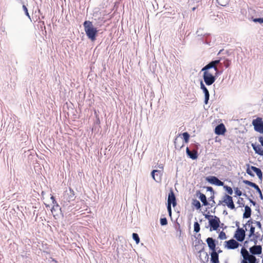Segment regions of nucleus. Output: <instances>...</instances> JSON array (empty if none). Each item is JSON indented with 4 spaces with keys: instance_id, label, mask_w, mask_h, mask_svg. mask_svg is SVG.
<instances>
[{
    "instance_id": "4",
    "label": "nucleus",
    "mask_w": 263,
    "mask_h": 263,
    "mask_svg": "<svg viewBox=\"0 0 263 263\" xmlns=\"http://www.w3.org/2000/svg\"><path fill=\"white\" fill-rule=\"evenodd\" d=\"M209 70L202 69L201 71H203L202 79H203L204 83L208 86H211L216 80L217 77L213 76V74L211 73Z\"/></svg>"
},
{
    "instance_id": "56",
    "label": "nucleus",
    "mask_w": 263,
    "mask_h": 263,
    "mask_svg": "<svg viewBox=\"0 0 263 263\" xmlns=\"http://www.w3.org/2000/svg\"><path fill=\"white\" fill-rule=\"evenodd\" d=\"M93 125H100V120L98 117H97V119L94 121Z\"/></svg>"
},
{
    "instance_id": "50",
    "label": "nucleus",
    "mask_w": 263,
    "mask_h": 263,
    "mask_svg": "<svg viewBox=\"0 0 263 263\" xmlns=\"http://www.w3.org/2000/svg\"><path fill=\"white\" fill-rule=\"evenodd\" d=\"M237 203H238V205H239V207H244L246 206V205L244 204L243 203V198L239 197L238 198V201H237Z\"/></svg>"
},
{
    "instance_id": "10",
    "label": "nucleus",
    "mask_w": 263,
    "mask_h": 263,
    "mask_svg": "<svg viewBox=\"0 0 263 263\" xmlns=\"http://www.w3.org/2000/svg\"><path fill=\"white\" fill-rule=\"evenodd\" d=\"M252 125L255 132L263 134V121L261 118L257 117L256 119L253 120Z\"/></svg>"
},
{
    "instance_id": "58",
    "label": "nucleus",
    "mask_w": 263,
    "mask_h": 263,
    "mask_svg": "<svg viewBox=\"0 0 263 263\" xmlns=\"http://www.w3.org/2000/svg\"><path fill=\"white\" fill-rule=\"evenodd\" d=\"M258 141L260 143V146L263 147V136H260L258 138Z\"/></svg>"
},
{
    "instance_id": "27",
    "label": "nucleus",
    "mask_w": 263,
    "mask_h": 263,
    "mask_svg": "<svg viewBox=\"0 0 263 263\" xmlns=\"http://www.w3.org/2000/svg\"><path fill=\"white\" fill-rule=\"evenodd\" d=\"M259 234L254 235L251 237L248 236V239H247L246 241H248L249 242H253L254 245H257V240H259Z\"/></svg>"
},
{
    "instance_id": "36",
    "label": "nucleus",
    "mask_w": 263,
    "mask_h": 263,
    "mask_svg": "<svg viewBox=\"0 0 263 263\" xmlns=\"http://www.w3.org/2000/svg\"><path fill=\"white\" fill-rule=\"evenodd\" d=\"M182 136H183V142L187 143L190 141V134L187 132H184L182 133Z\"/></svg>"
},
{
    "instance_id": "39",
    "label": "nucleus",
    "mask_w": 263,
    "mask_h": 263,
    "mask_svg": "<svg viewBox=\"0 0 263 263\" xmlns=\"http://www.w3.org/2000/svg\"><path fill=\"white\" fill-rule=\"evenodd\" d=\"M174 145H175V148L177 149H181L182 147L184 146V144H182V145H180L178 143V137H176L175 139H174Z\"/></svg>"
},
{
    "instance_id": "33",
    "label": "nucleus",
    "mask_w": 263,
    "mask_h": 263,
    "mask_svg": "<svg viewBox=\"0 0 263 263\" xmlns=\"http://www.w3.org/2000/svg\"><path fill=\"white\" fill-rule=\"evenodd\" d=\"M174 229H175L176 231H177V235H178L179 237H180L182 235V230H181L180 225L178 222H176V223H174Z\"/></svg>"
},
{
    "instance_id": "1",
    "label": "nucleus",
    "mask_w": 263,
    "mask_h": 263,
    "mask_svg": "<svg viewBox=\"0 0 263 263\" xmlns=\"http://www.w3.org/2000/svg\"><path fill=\"white\" fill-rule=\"evenodd\" d=\"M83 26L88 39L92 42H95L96 40L99 30H97V28L94 27L92 25V22L90 21H85L83 23Z\"/></svg>"
},
{
    "instance_id": "46",
    "label": "nucleus",
    "mask_w": 263,
    "mask_h": 263,
    "mask_svg": "<svg viewBox=\"0 0 263 263\" xmlns=\"http://www.w3.org/2000/svg\"><path fill=\"white\" fill-rule=\"evenodd\" d=\"M100 128V125H92V132L95 134H97L99 133Z\"/></svg>"
},
{
    "instance_id": "20",
    "label": "nucleus",
    "mask_w": 263,
    "mask_h": 263,
    "mask_svg": "<svg viewBox=\"0 0 263 263\" xmlns=\"http://www.w3.org/2000/svg\"><path fill=\"white\" fill-rule=\"evenodd\" d=\"M242 182L243 184L254 189L258 194H262V191H261L260 189L256 183L247 180H243Z\"/></svg>"
},
{
    "instance_id": "52",
    "label": "nucleus",
    "mask_w": 263,
    "mask_h": 263,
    "mask_svg": "<svg viewBox=\"0 0 263 263\" xmlns=\"http://www.w3.org/2000/svg\"><path fill=\"white\" fill-rule=\"evenodd\" d=\"M249 202L251 203V204H252L253 206L255 207L256 209H259V205L256 203V202L253 199H249Z\"/></svg>"
},
{
    "instance_id": "62",
    "label": "nucleus",
    "mask_w": 263,
    "mask_h": 263,
    "mask_svg": "<svg viewBox=\"0 0 263 263\" xmlns=\"http://www.w3.org/2000/svg\"><path fill=\"white\" fill-rule=\"evenodd\" d=\"M219 228L222 229V230H225L227 228V226L224 225L223 223H220Z\"/></svg>"
},
{
    "instance_id": "24",
    "label": "nucleus",
    "mask_w": 263,
    "mask_h": 263,
    "mask_svg": "<svg viewBox=\"0 0 263 263\" xmlns=\"http://www.w3.org/2000/svg\"><path fill=\"white\" fill-rule=\"evenodd\" d=\"M243 208H245V212L243 213V218H250V216H251V208L248 205L243 206Z\"/></svg>"
},
{
    "instance_id": "63",
    "label": "nucleus",
    "mask_w": 263,
    "mask_h": 263,
    "mask_svg": "<svg viewBox=\"0 0 263 263\" xmlns=\"http://www.w3.org/2000/svg\"><path fill=\"white\" fill-rule=\"evenodd\" d=\"M50 199L52 200V203H56L57 204V201H55V197L52 195L50 196Z\"/></svg>"
},
{
    "instance_id": "51",
    "label": "nucleus",
    "mask_w": 263,
    "mask_h": 263,
    "mask_svg": "<svg viewBox=\"0 0 263 263\" xmlns=\"http://www.w3.org/2000/svg\"><path fill=\"white\" fill-rule=\"evenodd\" d=\"M259 221H255L252 219H249V220L247 221V222L246 223V224H248V227L253 226V224H255V222H257Z\"/></svg>"
},
{
    "instance_id": "17",
    "label": "nucleus",
    "mask_w": 263,
    "mask_h": 263,
    "mask_svg": "<svg viewBox=\"0 0 263 263\" xmlns=\"http://www.w3.org/2000/svg\"><path fill=\"white\" fill-rule=\"evenodd\" d=\"M196 196L200 200L203 206H206L209 205V202L208 201L207 198L203 193H201L199 190H197L196 192Z\"/></svg>"
},
{
    "instance_id": "26",
    "label": "nucleus",
    "mask_w": 263,
    "mask_h": 263,
    "mask_svg": "<svg viewBox=\"0 0 263 263\" xmlns=\"http://www.w3.org/2000/svg\"><path fill=\"white\" fill-rule=\"evenodd\" d=\"M231 60L229 59L228 58H224V60L221 61V64L219 65V68H222L224 67L226 68H227L229 67L230 65H231Z\"/></svg>"
},
{
    "instance_id": "6",
    "label": "nucleus",
    "mask_w": 263,
    "mask_h": 263,
    "mask_svg": "<svg viewBox=\"0 0 263 263\" xmlns=\"http://www.w3.org/2000/svg\"><path fill=\"white\" fill-rule=\"evenodd\" d=\"M247 228H238L235 230L233 238L239 242H242L246 237Z\"/></svg>"
},
{
    "instance_id": "54",
    "label": "nucleus",
    "mask_w": 263,
    "mask_h": 263,
    "mask_svg": "<svg viewBox=\"0 0 263 263\" xmlns=\"http://www.w3.org/2000/svg\"><path fill=\"white\" fill-rule=\"evenodd\" d=\"M166 210H167L168 215L171 218H172V208L171 206H166Z\"/></svg>"
},
{
    "instance_id": "45",
    "label": "nucleus",
    "mask_w": 263,
    "mask_h": 263,
    "mask_svg": "<svg viewBox=\"0 0 263 263\" xmlns=\"http://www.w3.org/2000/svg\"><path fill=\"white\" fill-rule=\"evenodd\" d=\"M220 240H225L227 239V236L225 233L222 231L219 232V237H218Z\"/></svg>"
},
{
    "instance_id": "12",
    "label": "nucleus",
    "mask_w": 263,
    "mask_h": 263,
    "mask_svg": "<svg viewBox=\"0 0 263 263\" xmlns=\"http://www.w3.org/2000/svg\"><path fill=\"white\" fill-rule=\"evenodd\" d=\"M205 181L208 182L212 185H216L217 186H221L225 185L223 182L221 181L217 177L214 176H209L205 177Z\"/></svg>"
},
{
    "instance_id": "25",
    "label": "nucleus",
    "mask_w": 263,
    "mask_h": 263,
    "mask_svg": "<svg viewBox=\"0 0 263 263\" xmlns=\"http://www.w3.org/2000/svg\"><path fill=\"white\" fill-rule=\"evenodd\" d=\"M199 246H201V249H199V251H198V253H201L204 252V247H205V243L203 242L202 240H196V245H195V248H197Z\"/></svg>"
},
{
    "instance_id": "7",
    "label": "nucleus",
    "mask_w": 263,
    "mask_h": 263,
    "mask_svg": "<svg viewBox=\"0 0 263 263\" xmlns=\"http://www.w3.org/2000/svg\"><path fill=\"white\" fill-rule=\"evenodd\" d=\"M225 57H219L215 60H212L210 63L205 65L202 69L210 70L211 69H214L216 70V65H219L221 63V61L224 60Z\"/></svg>"
},
{
    "instance_id": "3",
    "label": "nucleus",
    "mask_w": 263,
    "mask_h": 263,
    "mask_svg": "<svg viewBox=\"0 0 263 263\" xmlns=\"http://www.w3.org/2000/svg\"><path fill=\"white\" fill-rule=\"evenodd\" d=\"M246 173L249 176L251 177H254V174L252 172H254L258 177L259 180L262 182V173L259 168H257L254 166H250L249 164H247Z\"/></svg>"
},
{
    "instance_id": "61",
    "label": "nucleus",
    "mask_w": 263,
    "mask_h": 263,
    "mask_svg": "<svg viewBox=\"0 0 263 263\" xmlns=\"http://www.w3.org/2000/svg\"><path fill=\"white\" fill-rule=\"evenodd\" d=\"M194 237L196 240H201V234L200 233H198L197 235L194 236Z\"/></svg>"
},
{
    "instance_id": "44",
    "label": "nucleus",
    "mask_w": 263,
    "mask_h": 263,
    "mask_svg": "<svg viewBox=\"0 0 263 263\" xmlns=\"http://www.w3.org/2000/svg\"><path fill=\"white\" fill-rule=\"evenodd\" d=\"M214 195H211L210 197H209L208 202H211V203H210V204L209 205H210V206L213 207L214 206V204L215 203V202L214 200Z\"/></svg>"
},
{
    "instance_id": "23",
    "label": "nucleus",
    "mask_w": 263,
    "mask_h": 263,
    "mask_svg": "<svg viewBox=\"0 0 263 263\" xmlns=\"http://www.w3.org/2000/svg\"><path fill=\"white\" fill-rule=\"evenodd\" d=\"M251 147L254 151L255 154L259 156H263V149L260 145L256 144V143H251Z\"/></svg>"
},
{
    "instance_id": "35",
    "label": "nucleus",
    "mask_w": 263,
    "mask_h": 263,
    "mask_svg": "<svg viewBox=\"0 0 263 263\" xmlns=\"http://www.w3.org/2000/svg\"><path fill=\"white\" fill-rule=\"evenodd\" d=\"M202 215H203L204 217H205V219H206L208 220H213L214 218H217V219L219 218L217 216H213V215L209 214V212L207 214H205L204 212H202Z\"/></svg>"
},
{
    "instance_id": "16",
    "label": "nucleus",
    "mask_w": 263,
    "mask_h": 263,
    "mask_svg": "<svg viewBox=\"0 0 263 263\" xmlns=\"http://www.w3.org/2000/svg\"><path fill=\"white\" fill-rule=\"evenodd\" d=\"M162 172L163 171L161 170H153L152 172H151V175H152V178H153L154 180L156 181V182H160L161 177L163 174Z\"/></svg>"
},
{
    "instance_id": "31",
    "label": "nucleus",
    "mask_w": 263,
    "mask_h": 263,
    "mask_svg": "<svg viewBox=\"0 0 263 263\" xmlns=\"http://www.w3.org/2000/svg\"><path fill=\"white\" fill-rule=\"evenodd\" d=\"M248 20L252 21L254 23H259L260 24H263V17L254 18V16L248 17Z\"/></svg>"
},
{
    "instance_id": "18",
    "label": "nucleus",
    "mask_w": 263,
    "mask_h": 263,
    "mask_svg": "<svg viewBox=\"0 0 263 263\" xmlns=\"http://www.w3.org/2000/svg\"><path fill=\"white\" fill-rule=\"evenodd\" d=\"M226 132V128H225L224 125L223 123L217 125L215 129H214V133L218 136H221L224 135Z\"/></svg>"
},
{
    "instance_id": "57",
    "label": "nucleus",
    "mask_w": 263,
    "mask_h": 263,
    "mask_svg": "<svg viewBox=\"0 0 263 263\" xmlns=\"http://www.w3.org/2000/svg\"><path fill=\"white\" fill-rule=\"evenodd\" d=\"M243 246H242V247L241 248H245V249H247V248L248 247V241H246V240H243Z\"/></svg>"
},
{
    "instance_id": "37",
    "label": "nucleus",
    "mask_w": 263,
    "mask_h": 263,
    "mask_svg": "<svg viewBox=\"0 0 263 263\" xmlns=\"http://www.w3.org/2000/svg\"><path fill=\"white\" fill-rule=\"evenodd\" d=\"M223 187V189H224V191H226V193H227V195L230 196L231 195H232L233 194V190H232V188H231V187L227 185H224V186H221Z\"/></svg>"
},
{
    "instance_id": "14",
    "label": "nucleus",
    "mask_w": 263,
    "mask_h": 263,
    "mask_svg": "<svg viewBox=\"0 0 263 263\" xmlns=\"http://www.w3.org/2000/svg\"><path fill=\"white\" fill-rule=\"evenodd\" d=\"M200 89H202V92L204 93V104L207 105L209 103L210 95L209 90H208L202 80L200 81Z\"/></svg>"
},
{
    "instance_id": "30",
    "label": "nucleus",
    "mask_w": 263,
    "mask_h": 263,
    "mask_svg": "<svg viewBox=\"0 0 263 263\" xmlns=\"http://www.w3.org/2000/svg\"><path fill=\"white\" fill-rule=\"evenodd\" d=\"M192 205L195 208L196 210H200L201 208V203L199 201L196 199H192Z\"/></svg>"
},
{
    "instance_id": "60",
    "label": "nucleus",
    "mask_w": 263,
    "mask_h": 263,
    "mask_svg": "<svg viewBox=\"0 0 263 263\" xmlns=\"http://www.w3.org/2000/svg\"><path fill=\"white\" fill-rule=\"evenodd\" d=\"M224 53L227 54L228 51H224V50H223V49H221V50H219V53H218V55H220L221 54H224Z\"/></svg>"
},
{
    "instance_id": "59",
    "label": "nucleus",
    "mask_w": 263,
    "mask_h": 263,
    "mask_svg": "<svg viewBox=\"0 0 263 263\" xmlns=\"http://www.w3.org/2000/svg\"><path fill=\"white\" fill-rule=\"evenodd\" d=\"M255 224L257 226V228L260 230H262V224H261L260 221L255 222Z\"/></svg>"
},
{
    "instance_id": "43",
    "label": "nucleus",
    "mask_w": 263,
    "mask_h": 263,
    "mask_svg": "<svg viewBox=\"0 0 263 263\" xmlns=\"http://www.w3.org/2000/svg\"><path fill=\"white\" fill-rule=\"evenodd\" d=\"M168 223L166 218L165 217H161L160 219V224L161 226H165Z\"/></svg>"
},
{
    "instance_id": "49",
    "label": "nucleus",
    "mask_w": 263,
    "mask_h": 263,
    "mask_svg": "<svg viewBox=\"0 0 263 263\" xmlns=\"http://www.w3.org/2000/svg\"><path fill=\"white\" fill-rule=\"evenodd\" d=\"M205 189H206L207 192H209L211 193V195L214 196V194H215V192L214 191L213 188L211 186H205L204 187Z\"/></svg>"
},
{
    "instance_id": "47",
    "label": "nucleus",
    "mask_w": 263,
    "mask_h": 263,
    "mask_svg": "<svg viewBox=\"0 0 263 263\" xmlns=\"http://www.w3.org/2000/svg\"><path fill=\"white\" fill-rule=\"evenodd\" d=\"M22 3H23V9L24 12H25V15H26V16L28 17V18H30V15H29L28 10H27V7L24 4V2H22Z\"/></svg>"
},
{
    "instance_id": "22",
    "label": "nucleus",
    "mask_w": 263,
    "mask_h": 263,
    "mask_svg": "<svg viewBox=\"0 0 263 263\" xmlns=\"http://www.w3.org/2000/svg\"><path fill=\"white\" fill-rule=\"evenodd\" d=\"M211 251V253H210V255L211 256L212 260L215 261L217 258L219 259V254L222 253V250L221 249H219L216 250V248H214L212 249H210Z\"/></svg>"
},
{
    "instance_id": "5",
    "label": "nucleus",
    "mask_w": 263,
    "mask_h": 263,
    "mask_svg": "<svg viewBox=\"0 0 263 263\" xmlns=\"http://www.w3.org/2000/svg\"><path fill=\"white\" fill-rule=\"evenodd\" d=\"M241 15L243 16V18L247 19L248 16H254L256 14V12L252 8H249L247 4L243 3L241 4V10H240Z\"/></svg>"
},
{
    "instance_id": "29",
    "label": "nucleus",
    "mask_w": 263,
    "mask_h": 263,
    "mask_svg": "<svg viewBox=\"0 0 263 263\" xmlns=\"http://www.w3.org/2000/svg\"><path fill=\"white\" fill-rule=\"evenodd\" d=\"M240 253H241V256L243 257V259L249 258L252 256V254L249 253L248 251L244 248H241Z\"/></svg>"
},
{
    "instance_id": "32",
    "label": "nucleus",
    "mask_w": 263,
    "mask_h": 263,
    "mask_svg": "<svg viewBox=\"0 0 263 263\" xmlns=\"http://www.w3.org/2000/svg\"><path fill=\"white\" fill-rule=\"evenodd\" d=\"M69 192H70V193H67V195H68V197H67V200L69 202L73 201L74 199V191L71 188H69Z\"/></svg>"
},
{
    "instance_id": "55",
    "label": "nucleus",
    "mask_w": 263,
    "mask_h": 263,
    "mask_svg": "<svg viewBox=\"0 0 263 263\" xmlns=\"http://www.w3.org/2000/svg\"><path fill=\"white\" fill-rule=\"evenodd\" d=\"M120 250H121L122 252L125 251V248L124 247L123 245L121 246V248H118L117 249H116V253H117V254L119 253V251Z\"/></svg>"
},
{
    "instance_id": "11",
    "label": "nucleus",
    "mask_w": 263,
    "mask_h": 263,
    "mask_svg": "<svg viewBox=\"0 0 263 263\" xmlns=\"http://www.w3.org/2000/svg\"><path fill=\"white\" fill-rule=\"evenodd\" d=\"M177 205V202H176V198L174 192L172 190L170 191L168 193L167 201H166V206H171L175 208Z\"/></svg>"
},
{
    "instance_id": "28",
    "label": "nucleus",
    "mask_w": 263,
    "mask_h": 263,
    "mask_svg": "<svg viewBox=\"0 0 263 263\" xmlns=\"http://www.w3.org/2000/svg\"><path fill=\"white\" fill-rule=\"evenodd\" d=\"M242 261H244L246 263H258L259 259H257L255 256H251V257L243 259Z\"/></svg>"
},
{
    "instance_id": "64",
    "label": "nucleus",
    "mask_w": 263,
    "mask_h": 263,
    "mask_svg": "<svg viewBox=\"0 0 263 263\" xmlns=\"http://www.w3.org/2000/svg\"><path fill=\"white\" fill-rule=\"evenodd\" d=\"M210 262L211 263H219V259L217 258L216 260L213 261L212 260V258H210Z\"/></svg>"
},
{
    "instance_id": "8",
    "label": "nucleus",
    "mask_w": 263,
    "mask_h": 263,
    "mask_svg": "<svg viewBox=\"0 0 263 263\" xmlns=\"http://www.w3.org/2000/svg\"><path fill=\"white\" fill-rule=\"evenodd\" d=\"M209 225L205 226V229L210 228V231L212 232L213 231H219L220 224L221 223L220 221V219H215L213 220H208Z\"/></svg>"
},
{
    "instance_id": "13",
    "label": "nucleus",
    "mask_w": 263,
    "mask_h": 263,
    "mask_svg": "<svg viewBox=\"0 0 263 263\" xmlns=\"http://www.w3.org/2000/svg\"><path fill=\"white\" fill-rule=\"evenodd\" d=\"M222 199L223 202H224V203L226 204V205L227 206L229 209L230 210L236 209L232 196L226 194L223 196Z\"/></svg>"
},
{
    "instance_id": "2",
    "label": "nucleus",
    "mask_w": 263,
    "mask_h": 263,
    "mask_svg": "<svg viewBox=\"0 0 263 263\" xmlns=\"http://www.w3.org/2000/svg\"><path fill=\"white\" fill-rule=\"evenodd\" d=\"M196 34H197L198 40L202 42V44L209 46H213L214 41L210 34L205 33L202 34L200 33L199 30H197Z\"/></svg>"
},
{
    "instance_id": "21",
    "label": "nucleus",
    "mask_w": 263,
    "mask_h": 263,
    "mask_svg": "<svg viewBox=\"0 0 263 263\" xmlns=\"http://www.w3.org/2000/svg\"><path fill=\"white\" fill-rule=\"evenodd\" d=\"M186 154L187 157L191 159L196 160L198 159V151L197 150H193V151H191L190 150V148L186 147Z\"/></svg>"
},
{
    "instance_id": "15",
    "label": "nucleus",
    "mask_w": 263,
    "mask_h": 263,
    "mask_svg": "<svg viewBox=\"0 0 263 263\" xmlns=\"http://www.w3.org/2000/svg\"><path fill=\"white\" fill-rule=\"evenodd\" d=\"M249 252L253 256L259 255L262 254V246L261 245H254L250 247Z\"/></svg>"
},
{
    "instance_id": "19",
    "label": "nucleus",
    "mask_w": 263,
    "mask_h": 263,
    "mask_svg": "<svg viewBox=\"0 0 263 263\" xmlns=\"http://www.w3.org/2000/svg\"><path fill=\"white\" fill-rule=\"evenodd\" d=\"M205 242H206L210 250L216 249L217 243H218V241L216 239H213L212 237L207 238L206 240H205Z\"/></svg>"
},
{
    "instance_id": "42",
    "label": "nucleus",
    "mask_w": 263,
    "mask_h": 263,
    "mask_svg": "<svg viewBox=\"0 0 263 263\" xmlns=\"http://www.w3.org/2000/svg\"><path fill=\"white\" fill-rule=\"evenodd\" d=\"M133 239L135 240V243L138 245L140 242V237H139V235L136 233H133Z\"/></svg>"
},
{
    "instance_id": "53",
    "label": "nucleus",
    "mask_w": 263,
    "mask_h": 263,
    "mask_svg": "<svg viewBox=\"0 0 263 263\" xmlns=\"http://www.w3.org/2000/svg\"><path fill=\"white\" fill-rule=\"evenodd\" d=\"M204 253H205V258H204V260L202 259H201V262L202 263H206L209 261V255L207 254L206 252H204Z\"/></svg>"
},
{
    "instance_id": "41",
    "label": "nucleus",
    "mask_w": 263,
    "mask_h": 263,
    "mask_svg": "<svg viewBox=\"0 0 263 263\" xmlns=\"http://www.w3.org/2000/svg\"><path fill=\"white\" fill-rule=\"evenodd\" d=\"M229 1V0H216L217 3L222 7L228 5Z\"/></svg>"
},
{
    "instance_id": "38",
    "label": "nucleus",
    "mask_w": 263,
    "mask_h": 263,
    "mask_svg": "<svg viewBox=\"0 0 263 263\" xmlns=\"http://www.w3.org/2000/svg\"><path fill=\"white\" fill-rule=\"evenodd\" d=\"M200 231V225L199 223L196 221L194 222L193 224V232L197 233Z\"/></svg>"
},
{
    "instance_id": "40",
    "label": "nucleus",
    "mask_w": 263,
    "mask_h": 263,
    "mask_svg": "<svg viewBox=\"0 0 263 263\" xmlns=\"http://www.w3.org/2000/svg\"><path fill=\"white\" fill-rule=\"evenodd\" d=\"M223 68L217 67L216 70H215V71H216V73H215V74H214L213 76H215L216 77H219L223 72Z\"/></svg>"
},
{
    "instance_id": "48",
    "label": "nucleus",
    "mask_w": 263,
    "mask_h": 263,
    "mask_svg": "<svg viewBox=\"0 0 263 263\" xmlns=\"http://www.w3.org/2000/svg\"><path fill=\"white\" fill-rule=\"evenodd\" d=\"M234 191H235V196L240 197L243 193L238 189V187L234 188Z\"/></svg>"
},
{
    "instance_id": "9",
    "label": "nucleus",
    "mask_w": 263,
    "mask_h": 263,
    "mask_svg": "<svg viewBox=\"0 0 263 263\" xmlns=\"http://www.w3.org/2000/svg\"><path fill=\"white\" fill-rule=\"evenodd\" d=\"M236 240L232 238L224 242V248L227 250H236L239 247L241 246V244L238 243Z\"/></svg>"
},
{
    "instance_id": "34",
    "label": "nucleus",
    "mask_w": 263,
    "mask_h": 263,
    "mask_svg": "<svg viewBox=\"0 0 263 263\" xmlns=\"http://www.w3.org/2000/svg\"><path fill=\"white\" fill-rule=\"evenodd\" d=\"M249 227V233L248 234V236H254V235H259V232H255V227L254 226H248Z\"/></svg>"
}]
</instances>
